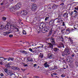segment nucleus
Masks as SVG:
<instances>
[{"label": "nucleus", "instance_id": "1", "mask_svg": "<svg viewBox=\"0 0 78 78\" xmlns=\"http://www.w3.org/2000/svg\"><path fill=\"white\" fill-rule=\"evenodd\" d=\"M69 48H66L64 52H62V56L66 57L70 55V52H69Z\"/></svg>", "mask_w": 78, "mask_h": 78}, {"label": "nucleus", "instance_id": "2", "mask_svg": "<svg viewBox=\"0 0 78 78\" xmlns=\"http://www.w3.org/2000/svg\"><path fill=\"white\" fill-rule=\"evenodd\" d=\"M22 6V4L20 2H18L16 5L15 6V8L16 10H17L20 8Z\"/></svg>", "mask_w": 78, "mask_h": 78}, {"label": "nucleus", "instance_id": "3", "mask_svg": "<svg viewBox=\"0 0 78 78\" xmlns=\"http://www.w3.org/2000/svg\"><path fill=\"white\" fill-rule=\"evenodd\" d=\"M20 14L21 15L23 16H27L28 14V12L25 10H23L21 12Z\"/></svg>", "mask_w": 78, "mask_h": 78}, {"label": "nucleus", "instance_id": "4", "mask_svg": "<svg viewBox=\"0 0 78 78\" xmlns=\"http://www.w3.org/2000/svg\"><path fill=\"white\" fill-rule=\"evenodd\" d=\"M31 8L32 11H34L35 10L36 8H37V6L36 5V4H33L32 5Z\"/></svg>", "mask_w": 78, "mask_h": 78}, {"label": "nucleus", "instance_id": "5", "mask_svg": "<svg viewBox=\"0 0 78 78\" xmlns=\"http://www.w3.org/2000/svg\"><path fill=\"white\" fill-rule=\"evenodd\" d=\"M50 41H51V42L53 45H55L56 42H55V39H54V38H53V37H51L50 39Z\"/></svg>", "mask_w": 78, "mask_h": 78}, {"label": "nucleus", "instance_id": "6", "mask_svg": "<svg viewBox=\"0 0 78 78\" xmlns=\"http://www.w3.org/2000/svg\"><path fill=\"white\" fill-rule=\"evenodd\" d=\"M53 50L56 53H58L60 51L59 49L57 48H54Z\"/></svg>", "mask_w": 78, "mask_h": 78}, {"label": "nucleus", "instance_id": "7", "mask_svg": "<svg viewBox=\"0 0 78 78\" xmlns=\"http://www.w3.org/2000/svg\"><path fill=\"white\" fill-rule=\"evenodd\" d=\"M9 23H7V24L5 25L4 27L5 30H8V29H9V27H8L9 26Z\"/></svg>", "mask_w": 78, "mask_h": 78}, {"label": "nucleus", "instance_id": "8", "mask_svg": "<svg viewBox=\"0 0 78 78\" xmlns=\"http://www.w3.org/2000/svg\"><path fill=\"white\" fill-rule=\"evenodd\" d=\"M5 25H6V24L3 23H2L1 24H0V30H1L2 28H3Z\"/></svg>", "mask_w": 78, "mask_h": 78}, {"label": "nucleus", "instance_id": "9", "mask_svg": "<svg viewBox=\"0 0 78 78\" xmlns=\"http://www.w3.org/2000/svg\"><path fill=\"white\" fill-rule=\"evenodd\" d=\"M5 25H6V24L3 23H2L1 24H0V30H1L2 28H3Z\"/></svg>", "mask_w": 78, "mask_h": 78}, {"label": "nucleus", "instance_id": "10", "mask_svg": "<svg viewBox=\"0 0 78 78\" xmlns=\"http://www.w3.org/2000/svg\"><path fill=\"white\" fill-rule=\"evenodd\" d=\"M9 10L11 12H15V11H16V9H15V7H12L11 8H9Z\"/></svg>", "mask_w": 78, "mask_h": 78}, {"label": "nucleus", "instance_id": "11", "mask_svg": "<svg viewBox=\"0 0 78 78\" xmlns=\"http://www.w3.org/2000/svg\"><path fill=\"white\" fill-rule=\"evenodd\" d=\"M53 56H54V55L53 54L51 53H48V57L50 59H51V57H53Z\"/></svg>", "mask_w": 78, "mask_h": 78}, {"label": "nucleus", "instance_id": "12", "mask_svg": "<svg viewBox=\"0 0 78 78\" xmlns=\"http://www.w3.org/2000/svg\"><path fill=\"white\" fill-rule=\"evenodd\" d=\"M58 5H56L55 4H54L52 5V8H53V9H56L57 8H58Z\"/></svg>", "mask_w": 78, "mask_h": 78}, {"label": "nucleus", "instance_id": "13", "mask_svg": "<svg viewBox=\"0 0 78 78\" xmlns=\"http://www.w3.org/2000/svg\"><path fill=\"white\" fill-rule=\"evenodd\" d=\"M43 57H44V54H43V53H40V55H39V59H42Z\"/></svg>", "mask_w": 78, "mask_h": 78}, {"label": "nucleus", "instance_id": "14", "mask_svg": "<svg viewBox=\"0 0 78 78\" xmlns=\"http://www.w3.org/2000/svg\"><path fill=\"white\" fill-rule=\"evenodd\" d=\"M48 44L49 45L48 46V48H51L53 47V44H52L51 43H48Z\"/></svg>", "mask_w": 78, "mask_h": 78}, {"label": "nucleus", "instance_id": "15", "mask_svg": "<svg viewBox=\"0 0 78 78\" xmlns=\"http://www.w3.org/2000/svg\"><path fill=\"white\" fill-rule=\"evenodd\" d=\"M67 12L65 13L63 15V16L65 18H67L68 17V13H67Z\"/></svg>", "mask_w": 78, "mask_h": 78}, {"label": "nucleus", "instance_id": "16", "mask_svg": "<svg viewBox=\"0 0 78 78\" xmlns=\"http://www.w3.org/2000/svg\"><path fill=\"white\" fill-rule=\"evenodd\" d=\"M39 20V16H36V17L34 19V21H38V20Z\"/></svg>", "mask_w": 78, "mask_h": 78}, {"label": "nucleus", "instance_id": "17", "mask_svg": "<svg viewBox=\"0 0 78 78\" xmlns=\"http://www.w3.org/2000/svg\"><path fill=\"white\" fill-rule=\"evenodd\" d=\"M10 33H11V32H4L3 33V35H4V36H6V35H8V34H9Z\"/></svg>", "mask_w": 78, "mask_h": 78}, {"label": "nucleus", "instance_id": "18", "mask_svg": "<svg viewBox=\"0 0 78 78\" xmlns=\"http://www.w3.org/2000/svg\"><path fill=\"white\" fill-rule=\"evenodd\" d=\"M11 27H13V28H14L16 30H17V31H19V30L18 28L16 27L14 25H12L11 26Z\"/></svg>", "mask_w": 78, "mask_h": 78}, {"label": "nucleus", "instance_id": "19", "mask_svg": "<svg viewBox=\"0 0 78 78\" xmlns=\"http://www.w3.org/2000/svg\"><path fill=\"white\" fill-rule=\"evenodd\" d=\"M44 66L45 68H47V67H49V65L47 64V62H45L44 64Z\"/></svg>", "mask_w": 78, "mask_h": 78}, {"label": "nucleus", "instance_id": "20", "mask_svg": "<svg viewBox=\"0 0 78 78\" xmlns=\"http://www.w3.org/2000/svg\"><path fill=\"white\" fill-rule=\"evenodd\" d=\"M63 22V20L61 19H58V20L57 21V23H62V22Z\"/></svg>", "mask_w": 78, "mask_h": 78}, {"label": "nucleus", "instance_id": "21", "mask_svg": "<svg viewBox=\"0 0 78 78\" xmlns=\"http://www.w3.org/2000/svg\"><path fill=\"white\" fill-rule=\"evenodd\" d=\"M5 67L7 68V69H10L11 68V66L9 64H7L5 65Z\"/></svg>", "mask_w": 78, "mask_h": 78}, {"label": "nucleus", "instance_id": "22", "mask_svg": "<svg viewBox=\"0 0 78 78\" xmlns=\"http://www.w3.org/2000/svg\"><path fill=\"white\" fill-rule=\"evenodd\" d=\"M9 75H10V76H11L12 78H15L16 76V75L15 74H9Z\"/></svg>", "mask_w": 78, "mask_h": 78}, {"label": "nucleus", "instance_id": "23", "mask_svg": "<svg viewBox=\"0 0 78 78\" xmlns=\"http://www.w3.org/2000/svg\"><path fill=\"white\" fill-rule=\"evenodd\" d=\"M4 71H5V72L7 73H8V72H9V71H10V70H9L8 69H7V68H5V69H4Z\"/></svg>", "mask_w": 78, "mask_h": 78}, {"label": "nucleus", "instance_id": "24", "mask_svg": "<svg viewBox=\"0 0 78 78\" xmlns=\"http://www.w3.org/2000/svg\"><path fill=\"white\" fill-rule=\"evenodd\" d=\"M11 60V61H13L14 60V58H11L9 57V58L7 60L9 61Z\"/></svg>", "mask_w": 78, "mask_h": 78}, {"label": "nucleus", "instance_id": "25", "mask_svg": "<svg viewBox=\"0 0 78 78\" xmlns=\"http://www.w3.org/2000/svg\"><path fill=\"white\" fill-rule=\"evenodd\" d=\"M37 30L38 31V33H40V31H41V28L39 27L37 28Z\"/></svg>", "mask_w": 78, "mask_h": 78}, {"label": "nucleus", "instance_id": "26", "mask_svg": "<svg viewBox=\"0 0 78 78\" xmlns=\"http://www.w3.org/2000/svg\"><path fill=\"white\" fill-rule=\"evenodd\" d=\"M11 69L13 70H16V66H12L11 68Z\"/></svg>", "mask_w": 78, "mask_h": 78}, {"label": "nucleus", "instance_id": "27", "mask_svg": "<svg viewBox=\"0 0 78 78\" xmlns=\"http://www.w3.org/2000/svg\"><path fill=\"white\" fill-rule=\"evenodd\" d=\"M23 34H27V33H26V31L24 30L23 31Z\"/></svg>", "mask_w": 78, "mask_h": 78}, {"label": "nucleus", "instance_id": "28", "mask_svg": "<svg viewBox=\"0 0 78 78\" xmlns=\"http://www.w3.org/2000/svg\"><path fill=\"white\" fill-rule=\"evenodd\" d=\"M2 20H6V18L5 17H3L2 18Z\"/></svg>", "mask_w": 78, "mask_h": 78}, {"label": "nucleus", "instance_id": "29", "mask_svg": "<svg viewBox=\"0 0 78 78\" xmlns=\"http://www.w3.org/2000/svg\"><path fill=\"white\" fill-rule=\"evenodd\" d=\"M21 53H25V54H27V51H23L21 52Z\"/></svg>", "mask_w": 78, "mask_h": 78}, {"label": "nucleus", "instance_id": "30", "mask_svg": "<svg viewBox=\"0 0 78 78\" xmlns=\"http://www.w3.org/2000/svg\"><path fill=\"white\" fill-rule=\"evenodd\" d=\"M16 70H17L19 71H20V68H19L18 67H16Z\"/></svg>", "mask_w": 78, "mask_h": 78}, {"label": "nucleus", "instance_id": "31", "mask_svg": "<svg viewBox=\"0 0 78 78\" xmlns=\"http://www.w3.org/2000/svg\"><path fill=\"white\" fill-rule=\"evenodd\" d=\"M60 39L62 42H64V38L62 37H61L60 38Z\"/></svg>", "mask_w": 78, "mask_h": 78}, {"label": "nucleus", "instance_id": "32", "mask_svg": "<svg viewBox=\"0 0 78 78\" xmlns=\"http://www.w3.org/2000/svg\"><path fill=\"white\" fill-rule=\"evenodd\" d=\"M58 18H59V19H61V15H60V14H59L58 15Z\"/></svg>", "mask_w": 78, "mask_h": 78}, {"label": "nucleus", "instance_id": "33", "mask_svg": "<svg viewBox=\"0 0 78 78\" xmlns=\"http://www.w3.org/2000/svg\"><path fill=\"white\" fill-rule=\"evenodd\" d=\"M48 19H49V17H46L45 19L44 20L46 21V20H47Z\"/></svg>", "mask_w": 78, "mask_h": 78}, {"label": "nucleus", "instance_id": "34", "mask_svg": "<svg viewBox=\"0 0 78 78\" xmlns=\"http://www.w3.org/2000/svg\"><path fill=\"white\" fill-rule=\"evenodd\" d=\"M69 14L70 16H72V15L73 14V12H71V13L70 12H69Z\"/></svg>", "mask_w": 78, "mask_h": 78}, {"label": "nucleus", "instance_id": "35", "mask_svg": "<svg viewBox=\"0 0 78 78\" xmlns=\"http://www.w3.org/2000/svg\"><path fill=\"white\" fill-rule=\"evenodd\" d=\"M27 62H33V60H27Z\"/></svg>", "mask_w": 78, "mask_h": 78}, {"label": "nucleus", "instance_id": "36", "mask_svg": "<svg viewBox=\"0 0 78 78\" xmlns=\"http://www.w3.org/2000/svg\"><path fill=\"white\" fill-rule=\"evenodd\" d=\"M9 37H10V38H11V37H13V35L12 34H10L9 35Z\"/></svg>", "mask_w": 78, "mask_h": 78}, {"label": "nucleus", "instance_id": "37", "mask_svg": "<svg viewBox=\"0 0 78 78\" xmlns=\"http://www.w3.org/2000/svg\"><path fill=\"white\" fill-rule=\"evenodd\" d=\"M53 20H52L50 22L49 24H53Z\"/></svg>", "mask_w": 78, "mask_h": 78}, {"label": "nucleus", "instance_id": "38", "mask_svg": "<svg viewBox=\"0 0 78 78\" xmlns=\"http://www.w3.org/2000/svg\"><path fill=\"white\" fill-rule=\"evenodd\" d=\"M29 50H30V51H31V52H32V53H33V50L31 48H29Z\"/></svg>", "mask_w": 78, "mask_h": 78}, {"label": "nucleus", "instance_id": "39", "mask_svg": "<svg viewBox=\"0 0 78 78\" xmlns=\"http://www.w3.org/2000/svg\"><path fill=\"white\" fill-rule=\"evenodd\" d=\"M45 23H43V25L41 27H45Z\"/></svg>", "mask_w": 78, "mask_h": 78}, {"label": "nucleus", "instance_id": "40", "mask_svg": "<svg viewBox=\"0 0 78 78\" xmlns=\"http://www.w3.org/2000/svg\"><path fill=\"white\" fill-rule=\"evenodd\" d=\"M33 59H31V58H27V61H28L29 60H32Z\"/></svg>", "mask_w": 78, "mask_h": 78}, {"label": "nucleus", "instance_id": "41", "mask_svg": "<svg viewBox=\"0 0 78 78\" xmlns=\"http://www.w3.org/2000/svg\"><path fill=\"white\" fill-rule=\"evenodd\" d=\"M37 51V50L36 49H35L33 51V53H36V52Z\"/></svg>", "mask_w": 78, "mask_h": 78}, {"label": "nucleus", "instance_id": "42", "mask_svg": "<svg viewBox=\"0 0 78 78\" xmlns=\"http://www.w3.org/2000/svg\"><path fill=\"white\" fill-rule=\"evenodd\" d=\"M66 32H69V33H70V30H69V29H66Z\"/></svg>", "mask_w": 78, "mask_h": 78}, {"label": "nucleus", "instance_id": "43", "mask_svg": "<svg viewBox=\"0 0 78 78\" xmlns=\"http://www.w3.org/2000/svg\"><path fill=\"white\" fill-rule=\"evenodd\" d=\"M52 30H51L49 32V35H51V34H52Z\"/></svg>", "mask_w": 78, "mask_h": 78}, {"label": "nucleus", "instance_id": "44", "mask_svg": "<svg viewBox=\"0 0 78 78\" xmlns=\"http://www.w3.org/2000/svg\"><path fill=\"white\" fill-rule=\"evenodd\" d=\"M7 73V74H8V75H11V71H10L9 72H8V73Z\"/></svg>", "mask_w": 78, "mask_h": 78}, {"label": "nucleus", "instance_id": "45", "mask_svg": "<svg viewBox=\"0 0 78 78\" xmlns=\"http://www.w3.org/2000/svg\"><path fill=\"white\" fill-rule=\"evenodd\" d=\"M60 5H62V7L63 8L64 7V3L63 2V3L60 4Z\"/></svg>", "mask_w": 78, "mask_h": 78}, {"label": "nucleus", "instance_id": "46", "mask_svg": "<svg viewBox=\"0 0 78 78\" xmlns=\"http://www.w3.org/2000/svg\"><path fill=\"white\" fill-rule=\"evenodd\" d=\"M23 66L24 67H27V66H28V65H27V64H24V65H23Z\"/></svg>", "mask_w": 78, "mask_h": 78}, {"label": "nucleus", "instance_id": "47", "mask_svg": "<svg viewBox=\"0 0 78 78\" xmlns=\"http://www.w3.org/2000/svg\"><path fill=\"white\" fill-rule=\"evenodd\" d=\"M74 9L76 10H78V6L75 7Z\"/></svg>", "mask_w": 78, "mask_h": 78}, {"label": "nucleus", "instance_id": "48", "mask_svg": "<svg viewBox=\"0 0 78 78\" xmlns=\"http://www.w3.org/2000/svg\"><path fill=\"white\" fill-rule=\"evenodd\" d=\"M43 29L44 28H43V29H42V31H45L46 32H47L48 31L47 30H46V29H44V30H43Z\"/></svg>", "mask_w": 78, "mask_h": 78}, {"label": "nucleus", "instance_id": "49", "mask_svg": "<svg viewBox=\"0 0 78 78\" xmlns=\"http://www.w3.org/2000/svg\"><path fill=\"white\" fill-rule=\"evenodd\" d=\"M61 76H62V77H65V76H65L64 74H62L61 75Z\"/></svg>", "mask_w": 78, "mask_h": 78}, {"label": "nucleus", "instance_id": "50", "mask_svg": "<svg viewBox=\"0 0 78 78\" xmlns=\"http://www.w3.org/2000/svg\"><path fill=\"white\" fill-rule=\"evenodd\" d=\"M0 75H1V76H4V74H3L2 73L0 74Z\"/></svg>", "mask_w": 78, "mask_h": 78}, {"label": "nucleus", "instance_id": "51", "mask_svg": "<svg viewBox=\"0 0 78 78\" xmlns=\"http://www.w3.org/2000/svg\"><path fill=\"white\" fill-rule=\"evenodd\" d=\"M53 75H57V73H53Z\"/></svg>", "mask_w": 78, "mask_h": 78}, {"label": "nucleus", "instance_id": "52", "mask_svg": "<svg viewBox=\"0 0 78 78\" xmlns=\"http://www.w3.org/2000/svg\"><path fill=\"white\" fill-rule=\"evenodd\" d=\"M62 25L63 26H65V23H64V22H62Z\"/></svg>", "mask_w": 78, "mask_h": 78}, {"label": "nucleus", "instance_id": "53", "mask_svg": "<svg viewBox=\"0 0 78 78\" xmlns=\"http://www.w3.org/2000/svg\"><path fill=\"white\" fill-rule=\"evenodd\" d=\"M2 12V9L0 8V12Z\"/></svg>", "mask_w": 78, "mask_h": 78}, {"label": "nucleus", "instance_id": "54", "mask_svg": "<svg viewBox=\"0 0 78 78\" xmlns=\"http://www.w3.org/2000/svg\"><path fill=\"white\" fill-rule=\"evenodd\" d=\"M21 70H22V71H25V69H21Z\"/></svg>", "mask_w": 78, "mask_h": 78}, {"label": "nucleus", "instance_id": "55", "mask_svg": "<svg viewBox=\"0 0 78 78\" xmlns=\"http://www.w3.org/2000/svg\"><path fill=\"white\" fill-rule=\"evenodd\" d=\"M66 30V29H62V32L63 31H65V30Z\"/></svg>", "mask_w": 78, "mask_h": 78}, {"label": "nucleus", "instance_id": "56", "mask_svg": "<svg viewBox=\"0 0 78 78\" xmlns=\"http://www.w3.org/2000/svg\"><path fill=\"white\" fill-rule=\"evenodd\" d=\"M57 68L56 67H55L53 69V70H55V69H56Z\"/></svg>", "mask_w": 78, "mask_h": 78}, {"label": "nucleus", "instance_id": "57", "mask_svg": "<svg viewBox=\"0 0 78 78\" xmlns=\"http://www.w3.org/2000/svg\"><path fill=\"white\" fill-rule=\"evenodd\" d=\"M34 78H37V76H34Z\"/></svg>", "mask_w": 78, "mask_h": 78}, {"label": "nucleus", "instance_id": "58", "mask_svg": "<svg viewBox=\"0 0 78 78\" xmlns=\"http://www.w3.org/2000/svg\"><path fill=\"white\" fill-rule=\"evenodd\" d=\"M0 64H1V65H3V63H2V62H0Z\"/></svg>", "mask_w": 78, "mask_h": 78}, {"label": "nucleus", "instance_id": "59", "mask_svg": "<svg viewBox=\"0 0 78 78\" xmlns=\"http://www.w3.org/2000/svg\"><path fill=\"white\" fill-rule=\"evenodd\" d=\"M4 2H2L1 4V5H4Z\"/></svg>", "mask_w": 78, "mask_h": 78}, {"label": "nucleus", "instance_id": "60", "mask_svg": "<svg viewBox=\"0 0 78 78\" xmlns=\"http://www.w3.org/2000/svg\"><path fill=\"white\" fill-rule=\"evenodd\" d=\"M37 66V64H34V67H35V66Z\"/></svg>", "mask_w": 78, "mask_h": 78}, {"label": "nucleus", "instance_id": "61", "mask_svg": "<svg viewBox=\"0 0 78 78\" xmlns=\"http://www.w3.org/2000/svg\"><path fill=\"white\" fill-rule=\"evenodd\" d=\"M70 32H72V31L73 30V29L69 30Z\"/></svg>", "mask_w": 78, "mask_h": 78}, {"label": "nucleus", "instance_id": "62", "mask_svg": "<svg viewBox=\"0 0 78 78\" xmlns=\"http://www.w3.org/2000/svg\"><path fill=\"white\" fill-rule=\"evenodd\" d=\"M66 0H61L62 2H64Z\"/></svg>", "mask_w": 78, "mask_h": 78}, {"label": "nucleus", "instance_id": "63", "mask_svg": "<svg viewBox=\"0 0 78 78\" xmlns=\"http://www.w3.org/2000/svg\"><path fill=\"white\" fill-rule=\"evenodd\" d=\"M74 56H75V55L73 54H72L71 55V56H72V57H74Z\"/></svg>", "mask_w": 78, "mask_h": 78}, {"label": "nucleus", "instance_id": "64", "mask_svg": "<svg viewBox=\"0 0 78 78\" xmlns=\"http://www.w3.org/2000/svg\"><path fill=\"white\" fill-rule=\"evenodd\" d=\"M74 12H77V11H76V10H74Z\"/></svg>", "mask_w": 78, "mask_h": 78}]
</instances>
